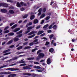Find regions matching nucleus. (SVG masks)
I'll return each mask as SVG.
<instances>
[{
	"mask_svg": "<svg viewBox=\"0 0 77 77\" xmlns=\"http://www.w3.org/2000/svg\"><path fill=\"white\" fill-rule=\"evenodd\" d=\"M38 23V20L37 19L34 20V24H37Z\"/></svg>",
	"mask_w": 77,
	"mask_h": 77,
	"instance_id": "obj_20",
	"label": "nucleus"
},
{
	"mask_svg": "<svg viewBox=\"0 0 77 77\" xmlns=\"http://www.w3.org/2000/svg\"><path fill=\"white\" fill-rule=\"evenodd\" d=\"M53 36H54V35H53V34H51L50 36L49 37H50V39L51 40V38H53Z\"/></svg>",
	"mask_w": 77,
	"mask_h": 77,
	"instance_id": "obj_34",
	"label": "nucleus"
},
{
	"mask_svg": "<svg viewBox=\"0 0 77 77\" xmlns=\"http://www.w3.org/2000/svg\"><path fill=\"white\" fill-rule=\"evenodd\" d=\"M34 59H35V58L33 57L28 58H27L26 59L27 60H33Z\"/></svg>",
	"mask_w": 77,
	"mask_h": 77,
	"instance_id": "obj_23",
	"label": "nucleus"
},
{
	"mask_svg": "<svg viewBox=\"0 0 77 77\" xmlns=\"http://www.w3.org/2000/svg\"><path fill=\"white\" fill-rule=\"evenodd\" d=\"M22 36V34H19L18 35L17 37H21Z\"/></svg>",
	"mask_w": 77,
	"mask_h": 77,
	"instance_id": "obj_56",
	"label": "nucleus"
},
{
	"mask_svg": "<svg viewBox=\"0 0 77 77\" xmlns=\"http://www.w3.org/2000/svg\"><path fill=\"white\" fill-rule=\"evenodd\" d=\"M10 51V49H8V50H5L3 52V53H8V52H9Z\"/></svg>",
	"mask_w": 77,
	"mask_h": 77,
	"instance_id": "obj_28",
	"label": "nucleus"
},
{
	"mask_svg": "<svg viewBox=\"0 0 77 77\" xmlns=\"http://www.w3.org/2000/svg\"><path fill=\"white\" fill-rule=\"evenodd\" d=\"M3 6L4 7H8V5L6 3H0V7L1 6Z\"/></svg>",
	"mask_w": 77,
	"mask_h": 77,
	"instance_id": "obj_1",
	"label": "nucleus"
},
{
	"mask_svg": "<svg viewBox=\"0 0 77 77\" xmlns=\"http://www.w3.org/2000/svg\"><path fill=\"white\" fill-rule=\"evenodd\" d=\"M14 24H15V23H11L10 25V26H12V25H14Z\"/></svg>",
	"mask_w": 77,
	"mask_h": 77,
	"instance_id": "obj_57",
	"label": "nucleus"
},
{
	"mask_svg": "<svg viewBox=\"0 0 77 77\" xmlns=\"http://www.w3.org/2000/svg\"><path fill=\"white\" fill-rule=\"evenodd\" d=\"M20 5L22 6H26V4L22 2H20Z\"/></svg>",
	"mask_w": 77,
	"mask_h": 77,
	"instance_id": "obj_26",
	"label": "nucleus"
},
{
	"mask_svg": "<svg viewBox=\"0 0 77 77\" xmlns=\"http://www.w3.org/2000/svg\"><path fill=\"white\" fill-rule=\"evenodd\" d=\"M13 42V40H11L9 41L7 44V45H9V44H12V42Z\"/></svg>",
	"mask_w": 77,
	"mask_h": 77,
	"instance_id": "obj_21",
	"label": "nucleus"
},
{
	"mask_svg": "<svg viewBox=\"0 0 77 77\" xmlns=\"http://www.w3.org/2000/svg\"><path fill=\"white\" fill-rule=\"evenodd\" d=\"M45 16V14H43L42 16L40 17V18H44V17Z\"/></svg>",
	"mask_w": 77,
	"mask_h": 77,
	"instance_id": "obj_35",
	"label": "nucleus"
},
{
	"mask_svg": "<svg viewBox=\"0 0 77 77\" xmlns=\"http://www.w3.org/2000/svg\"><path fill=\"white\" fill-rule=\"evenodd\" d=\"M45 35V33H44L43 34H42L40 35V36H44V35Z\"/></svg>",
	"mask_w": 77,
	"mask_h": 77,
	"instance_id": "obj_54",
	"label": "nucleus"
},
{
	"mask_svg": "<svg viewBox=\"0 0 77 77\" xmlns=\"http://www.w3.org/2000/svg\"><path fill=\"white\" fill-rule=\"evenodd\" d=\"M34 68H36V69H41V67L38 66H34Z\"/></svg>",
	"mask_w": 77,
	"mask_h": 77,
	"instance_id": "obj_17",
	"label": "nucleus"
},
{
	"mask_svg": "<svg viewBox=\"0 0 77 77\" xmlns=\"http://www.w3.org/2000/svg\"><path fill=\"white\" fill-rule=\"evenodd\" d=\"M1 11L2 12H3L4 13H6V12H7V10L5 9H1Z\"/></svg>",
	"mask_w": 77,
	"mask_h": 77,
	"instance_id": "obj_12",
	"label": "nucleus"
},
{
	"mask_svg": "<svg viewBox=\"0 0 77 77\" xmlns=\"http://www.w3.org/2000/svg\"><path fill=\"white\" fill-rule=\"evenodd\" d=\"M38 50V48H36L33 49L32 50V52H34V51H36V50Z\"/></svg>",
	"mask_w": 77,
	"mask_h": 77,
	"instance_id": "obj_40",
	"label": "nucleus"
},
{
	"mask_svg": "<svg viewBox=\"0 0 77 77\" xmlns=\"http://www.w3.org/2000/svg\"><path fill=\"white\" fill-rule=\"evenodd\" d=\"M24 60V59H23L21 60H20L18 62V63H25V61H23Z\"/></svg>",
	"mask_w": 77,
	"mask_h": 77,
	"instance_id": "obj_7",
	"label": "nucleus"
},
{
	"mask_svg": "<svg viewBox=\"0 0 77 77\" xmlns=\"http://www.w3.org/2000/svg\"><path fill=\"white\" fill-rule=\"evenodd\" d=\"M44 56H45L44 54L41 53L39 54L38 55V57L39 58H43V57H44Z\"/></svg>",
	"mask_w": 77,
	"mask_h": 77,
	"instance_id": "obj_3",
	"label": "nucleus"
},
{
	"mask_svg": "<svg viewBox=\"0 0 77 77\" xmlns=\"http://www.w3.org/2000/svg\"><path fill=\"white\" fill-rule=\"evenodd\" d=\"M50 16L47 17L45 18L46 20H48V19H50Z\"/></svg>",
	"mask_w": 77,
	"mask_h": 77,
	"instance_id": "obj_43",
	"label": "nucleus"
},
{
	"mask_svg": "<svg viewBox=\"0 0 77 77\" xmlns=\"http://www.w3.org/2000/svg\"><path fill=\"white\" fill-rule=\"evenodd\" d=\"M27 44H28V42H26L23 43V45L24 46L25 45H27Z\"/></svg>",
	"mask_w": 77,
	"mask_h": 77,
	"instance_id": "obj_41",
	"label": "nucleus"
},
{
	"mask_svg": "<svg viewBox=\"0 0 77 77\" xmlns=\"http://www.w3.org/2000/svg\"><path fill=\"white\" fill-rule=\"evenodd\" d=\"M27 64L26 63H23V64H22L20 65V66H25Z\"/></svg>",
	"mask_w": 77,
	"mask_h": 77,
	"instance_id": "obj_38",
	"label": "nucleus"
},
{
	"mask_svg": "<svg viewBox=\"0 0 77 77\" xmlns=\"http://www.w3.org/2000/svg\"><path fill=\"white\" fill-rule=\"evenodd\" d=\"M23 69H28V67L27 66H24L23 67Z\"/></svg>",
	"mask_w": 77,
	"mask_h": 77,
	"instance_id": "obj_51",
	"label": "nucleus"
},
{
	"mask_svg": "<svg viewBox=\"0 0 77 77\" xmlns=\"http://www.w3.org/2000/svg\"><path fill=\"white\" fill-rule=\"evenodd\" d=\"M16 76V74H11L9 75L8 76V77H14Z\"/></svg>",
	"mask_w": 77,
	"mask_h": 77,
	"instance_id": "obj_9",
	"label": "nucleus"
},
{
	"mask_svg": "<svg viewBox=\"0 0 77 77\" xmlns=\"http://www.w3.org/2000/svg\"><path fill=\"white\" fill-rule=\"evenodd\" d=\"M28 66V68H30V67H32V66H33L32 65H29L28 66Z\"/></svg>",
	"mask_w": 77,
	"mask_h": 77,
	"instance_id": "obj_53",
	"label": "nucleus"
},
{
	"mask_svg": "<svg viewBox=\"0 0 77 77\" xmlns=\"http://www.w3.org/2000/svg\"><path fill=\"white\" fill-rule=\"evenodd\" d=\"M33 27L32 26H29L28 27L27 29V30H32L33 29Z\"/></svg>",
	"mask_w": 77,
	"mask_h": 77,
	"instance_id": "obj_29",
	"label": "nucleus"
},
{
	"mask_svg": "<svg viewBox=\"0 0 77 77\" xmlns=\"http://www.w3.org/2000/svg\"><path fill=\"white\" fill-rule=\"evenodd\" d=\"M32 24V22H29V23H28L26 25V27H27L28 26H31Z\"/></svg>",
	"mask_w": 77,
	"mask_h": 77,
	"instance_id": "obj_22",
	"label": "nucleus"
},
{
	"mask_svg": "<svg viewBox=\"0 0 77 77\" xmlns=\"http://www.w3.org/2000/svg\"><path fill=\"white\" fill-rule=\"evenodd\" d=\"M41 58H39V57H37L36 58V60H39Z\"/></svg>",
	"mask_w": 77,
	"mask_h": 77,
	"instance_id": "obj_50",
	"label": "nucleus"
},
{
	"mask_svg": "<svg viewBox=\"0 0 77 77\" xmlns=\"http://www.w3.org/2000/svg\"><path fill=\"white\" fill-rule=\"evenodd\" d=\"M34 36H35V34H33L32 35L29 36L28 37V38H33V37H34Z\"/></svg>",
	"mask_w": 77,
	"mask_h": 77,
	"instance_id": "obj_18",
	"label": "nucleus"
},
{
	"mask_svg": "<svg viewBox=\"0 0 77 77\" xmlns=\"http://www.w3.org/2000/svg\"><path fill=\"white\" fill-rule=\"evenodd\" d=\"M14 45H12L10 46L9 47V48H12L14 47Z\"/></svg>",
	"mask_w": 77,
	"mask_h": 77,
	"instance_id": "obj_45",
	"label": "nucleus"
},
{
	"mask_svg": "<svg viewBox=\"0 0 77 77\" xmlns=\"http://www.w3.org/2000/svg\"><path fill=\"white\" fill-rule=\"evenodd\" d=\"M17 26V25L15 24L11 27V29H14Z\"/></svg>",
	"mask_w": 77,
	"mask_h": 77,
	"instance_id": "obj_36",
	"label": "nucleus"
},
{
	"mask_svg": "<svg viewBox=\"0 0 77 77\" xmlns=\"http://www.w3.org/2000/svg\"><path fill=\"white\" fill-rule=\"evenodd\" d=\"M9 12L10 14H14V11L13 10H10L9 11Z\"/></svg>",
	"mask_w": 77,
	"mask_h": 77,
	"instance_id": "obj_37",
	"label": "nucleus"
},
{
	"mask_svg": "<svg viewBox=\"0 0 77 77\" xmlns=\"http://www.w3.org/2000/svg\"><path fill=\"white\" fill-rule=\"evenodd\" d=\"M37 41H38V39H36L34 41V42H37Z\"/></svg>",
	"mask_w": 77,
	"mask_h": 77,
	"instance_id": "obj_62",
	"label": "nucleus"
},
{
	"mask_svg": "<svg viewBox=\"0 0 77 77\" xmlns=\"http://www.w3.org/2000/svg\"><path fill=\"white\" fill-rule=\"evenodd\" d=\"M11 74V72H2L0 73V75H3V74Z\"/></svg>",
	"mask_w": 77,
	"mask_h": 77,
	"instance_id": "obj_4",
	"label": "nucleus"
},
{
	"mask_svg": "<svg viewBox=\"0 0 77 77\" xmlns=\"http://www.w3.org/2000/svg\"><path fill=\"white\" fill-rule=\"evenodd\" d=\"M31 48V47L30 46H27L24 48V50H27V49H29Z\"/></svg>",
	"mask_w": 77,
	"mask_h": 77,
	"instance_id": "obj_19",
	"label": "nucleus"
},
{
	"mask_svg": "<svg viewBox=\"0 0 77 77\" xmlns=\"http://www.w3.org/2000/svg\"><path fill=\"white\" fill-rule=\"evenodd\" d=\"M46 11V9L45 8L43 9V12H45Z\"/></svg>",
	"mask_w": 77,
	"mask_h": 77,
	"instance_id": "obj_63",
	"label": "nucleus"
},
{
	"mask_svg": "<svg viewBox=\"0 0 77 77\" xmlns=\"http://www.w3.org/2000/svg\"><path fill=\"white\" fill-rule=\"evenodd\" d=\"M8 66V65H4L0 67V69L3 68H6Z\"/></svg>",
	"mask_w": 77,
	"mask_h": 77,
	"instance_id": "obj_16",
	"label": "nucleus"
},
{
	"mask_svg": "<svg viewBox=\"0 0 77 77\" xmlns=\"http://www.w3.org/2000/svg\"><path fill=\"white\" fill-rule=\"evenodd\" d=\"M40 25H39L38 26H37V27H36V29H39V28H40Z\"/></svg>",
	"mask_w": 77,
	"mask_h": 77,
	"instance_id": "obj_52",
	"label": "nucleus"
},
{
	"mask_svg": "<svg viewBox=\"0 0 77 77\" xmlns=\"http://www.w3.org/2000/svg\"><path fill=\"white\" fill-rule=\"evenodd\" d=\"M11 53V52L8 53L4 54V56H6V55H8V54H10Z\"/></svg>",
	"mask_w": 77,
	"mask_h": 77,
	"instance_id": "obj_44",
	"label": "nucleus"
},
{
	"mask_svg": "<svg viewBox=\"0 0 77 77\" xmlns=\"http://www.w3.org/2000/svg\"><path fill=\"white\" fill-rule=\"evenodd\" d=\"M27 16H28V14H25L24 16H23V18H26L27 17Z\"/></svg>",
	"mask_w": 77,
	"mask_h": 77,
	"instance_id": "obj_31",
	"label": "nucleus"
},
{
	"mask_svg": "<svg viewBox=\"0 0 77 77\" xmlns=\"http://www.w3.org/2000/svg\"><path fill=\"white\" fill-rule=\"evenodd\" d=\"M33 44H34V43H31L29 44V45H30V46H32V45H33Z\"/></svg>",
	"mask_w": 77,
	"mask_h": 77,
	"instance_id": "obj_46",
	"label": "nucleus"
},
{
	"mask_svg": "<svg viewBox=\"0 0 77 77\" xmlns=\"http://www.w3.org/2000/svg\"><path fill=\"white\" fill-rule=\"evenodd\" d=\"M42 51L41 50H39L37 52V54H39V53H41V52Z\"/></svg>",
	"mask_w": 77,
	"mask_h": 77,
	"instance_id": "obj_55",
	"label": "nucleus"
},
{
	"mask_svg": "<svg viewBox=\"0 0 77 77\" xmlns=\"http://www.w3.org/2000/svg\"><path fill=\"white\" fill-rule=\"evenodd\" d=\"M44 23V20H42L41 23V24H42Z\"/></svg>",
	"mask_w": 77,
	"mask_h": 77,
	"instance_id": "obj_59",
	"label": "nucleus"
},
{
	"mask_svg": "<svg viewBox=\"0 0 77 77\" xmlns=\"http://www.w3.org/2000/svg\"><path fill=\"white\" fill-rule=\"evenodd\" d=\"M48 27V25L47 24V25H45L43 27V28H47V27Z\"/></svg>",
	"mask_w": 77,
	"mask_h": 77,
	"instance_id": "obj_39",
	"label": "nucleus"
},
{
	"mask_svg": "<svg viewBox=\"0 0 77 77\" xmlns=\"http://www.w3.org/2000/svg\"><path fill=\"white\" fill-rule=\"evenodd\" d=\"M55 24V23L54 22L52 24L49 26V29H51L53 25H54V24Z\"/></svg>",
	"mask_w": 77,
	"mask_h": 77,
	"instance_id": "obj_15",
	"label": "nucleus"
},
{
	"mask_svg": "<svg viewBox=\"0 0 77 77\" xmlns=\"http://www.w3.org/2000/svg\"><path fill=\"white\" fill-rule=\"evenodd\" d=\"M9 27L8 26H7L6 27L5 29H4V30H7V29H8V28H9Z\"/></svg>",
	"mask_w": 77,
	"mask_h": 77,
	"instance_id": "obj_58",
	"label": "nucleus"
},
{
	"mask_svg": "<svg viewBox=\"0 0 77 77\" xmlns=\"http://www.w3.org/2000/svg\"><path fill=\"white\" fill-rule=\"evenodd\" d=\"M8 35L9 36H12L13 35H14V33L13 32H10L8 34Z\"/></svg>",
	"mask_w": 77,
	"mask_h": 77,
	"instance_id": "obj_25",
	"label": "nucleus"
},
{
	"mask_svg": "<svg viewBox=\"0 0 77 77\" xmlns=\"http://www.w3.org/2000/svg\"><path fill=\"white\" fill-rule=\"evenodd\" d=\"M16 54L18 55V54H20V52H17L16 53Z\"/></svg>",
	"mask_w": 77,
	"mask_h": 77,
	"instance_id": "obj_64",
	"label": "nucleus"
},
{
	"mask_svg": "<svg viewBox=\"0 0 77 77\" xmlns=\"http://www.w3.org/2000/svg\"><path fill=\"white\" fill-rule=\"evenodd\" d=\"M23 75H28V76H30L32 75V76H33L35 75V74L34 73H32L31 74L30 73H23Z\"/></svg>",
	"mask_w": 77,
	"mask_h": 77,
	"instance_id": "obj_2",
	"label": "nucleus"
},
{
	"mask_svg": "<svg viewBox=\"0 0 77 77\" xmlns=\"http://www.w3.org/2000/svg\"><path fill=\"white\" fill-rule=\"evenodd\" d=\"M37 33V32L33 31H32V32H30L29 33L28 35H32V34H34L35 33Z\"/></svg>",
	"mask_w": 77,
	"mask_h": 77,
	"instance_id": "obj_6",
	"label": "nucleus"
},
{
	"mask_svg": "<svg viewBox=\"0 0 77 77\" xmlns=\"http://www.w3.org/2000/svg\"><path fill=\"white\" fill-rule=\"evenodd\" d=\"M44 33V31H39L38 33V35H41V34H42V33Z\"/></svg>",
	"mask_w": 77,
	"mask_h": 77,
	"instance_id": "obj_13",
	"label": "nucleus"
},
{
	"mask_svg": "<svg viewBox=\"0 0 77 77\" xmlns=\"http://www.w3.org/2000/svg\"><path fill=\"white\" fill-rule=\"evenodd\" d=\"M30 32V30H28L26 32H25V33H26V34H27V33H28Z\"/></svg>",
	"mask_w": 77,
	"mask_h": 77,
	"instance_id": "obj_61",
	"label": "nucleus"
},
{
	"mask_svg": "<svg viewBox=\"0 0 77 77\" xmlns=\"http://www.w3.org/2000/svg\"><path fill=\"white\" fill-rule=\"evenodd\" d=\"M23 46H21L17 48V49L18 50H21V49H22L23 48Z\"/></svg>",
	"mask_w": 77,
	"mask_h": 77,
	"instance_id": "obj_24",
	"label": "nucleus"
},
{
	"mask_svg": "<svg viewBox=\"0 0 77 77\" xmlns=\"http://www.w3.org/2000/svg\"><path fill=\"white\" fill-rule=\"evenodd\" d=\"M9 30H7L4 32V33H9Z\"/></svg>",
	"mask_w": 77,
	"mask_h": 77,
	"instance_id": "obj_48",
	"label": "nucleus"
},
{
	"mask_svg": "<svg viewBox=\"0 0 77 77\" xmlns=\"http://www.w3.org/2000/svg\"><path fill=\"white\" fill-rule=\"evenodd\" d=\"M17 7H18V8L21 7V5H20V3H19L18 2L17 3Z\"/></svg>",
	"mask_w": 77,
	"mask_h": 77,
	"instance_id": "obj_27",
	"label": "nucleus"
},
{
	"mask_svg": "<svg viewBox=\"0 0 77 77\" xmlns=\"http://www.w3.org/2000/svg\"><path fill=\"white\" fill-rule=\"evenodd\" d=\"M53 51H54V49H53V48H51L49 50V51L50 52H51V53H53Z\"/></svg>",
	"mask_w": 77,
	"mask_h": 77,
	"instance_id": "obj_30",
	"label": "nucleus"
},
{
	"mask_svg": "<svg viewBox=\"0 0 77 77\" xmlns=\"http://www.w3.org/2000/svg\"><path fill=\"white\" fill-rule=\"evenodd\" d=\"M49 44V42H46L45 44L46 45H48Z\"/></svg>",
	"mask_w": 77,
	"mask_h": 77,
	"instance_id": "obj_60",
	"label": "nucleus"
},
{
	"mask_svg": "<svg viewBox=\"0 0 77 77\" xmlns=\"http://www.w3.org/2000/svg\"><path fill=\"white\" fill-rule=\"evenodd\" d=\"M10 70L11 71H19L20 69L18 68H11Z\"/></svg>",
	"mask_w": 77,
	"mask_h": 77,
	"instance_id": "obj_5",
	"label": "nucleus"
},
{
	"mask_svg": "<svg viewBox=\"0 0 77 77\" xmlns=\"http://www.w3.org/2000/svg\"><path fill=\"white\" fill-rule=\"evenodd\" d=\"M19 57H15L14 58H13L12 59H11L9 60L8 61L10 62V61H11V60H17V59H18V58Z\"/></svg>",
	"mask_w": 77,
	"mask_h": 77,
	"instance_id": "obj_8",
	"label": "nucleus"
},
{
	"mask_svg": "<svg viewBox=\"0 0 77 77\" xmlns=\"http://www.w3.org/2000/svg\"><path fill=\"white\" fill-rule=\"evenodd\" d=\"M52 28L54 29H55V30H56V29H57V26H56V25H55L53 26Z\"/></svg>",
	"mask_w": 77,
	"mask_h": 77,
	"instance_id": "obj_33",
	"label": "nucleus"
},
{
	"mask_svg": "<svg viewBox=\"0 0 77 77\" xmlns=\"http://www.w3.org/2000/svg\"><path fill=\"white\" fill-rule=\"evenodd\" d=\"M20 30V28H16L15 29H14L13 31V32H17V31H19Z\"/></svg>",
	"mask_w": 77,
	"mask_h": 77,
	"instance_id": "obj_10",
	"label": "nucleus"
},
{
	"mask_svg": "<svg viewBox=\"0 0 77 77\" xmlns=\"http://www.w3.org/2000/svg\"><path fill=\"white\" fill-rule=\"evenodd\" d=\"M34 64H36V65H38V64H39V63L37 62H34Z\"/></svg>",
	"mask_w": 77,
	"mask_h": 77,
	"instance_id": "obj_47",
	"label": "nucleus"
},
{
	"mask_svg": "<svg viewBox=\"0 0 77 77\" xmlns=\"http://www.w3.org/2000/svg\"><path fill=\"white\" fill-rule=\"evenodd\" d=\"M42 11V9L40 8L38 10V12H39L38 14V15L39 16L41 14V12Z\"/></svg>",
	"mask_w": 77,
	"mask_h": 77,
	"instance_id": "obj_14",
	"label": "nucleus"
},
{
	"mask_svg": "<svg viewBox=\"0 0 77 77\" xmlns=\"http://www.w3.org/2000/svg\"><path fill=\"white\" fill-rule=\"evenodd\" d=\"M18 38L17 37H16L14 40V41H18Z\"/></svg>",
	"mask_w": 77,
	"mask_h": 77,
	"instance_id": "obj_42",
	"label": "nucleus"
},
{
	"mask_svg": "<svg viewBox=\"0 0 77 77\" xmlns=\"http://www.w3.org/2000/svg\"><path fill=\"white\" fill-rule=\"evenodd\" d=\"M47 64H50L51 63V60L50 58L48 59L47 61Z\"/></svg>",
	"mask_w": 77,
	"mask_h": 77,
	"instance_id": "obj_11",
	"label": "nucleus"
},
{
	"mask_svg": "<svg viewBox=\"0 0 77 77\" xmlns=\"http://www.w3.org/2000/svg\"><path fill=\"white\" fill-rule=\"evenodd\" d=\"M22 30H20L19 32H17V34H20V33H22Z\"/></svg>",
	"mask_w": 77,
	"mask_h": 77,
	"instance_id": "obj_49",
	"label": "nucleus"
},
{
	"mask_svg": "<svg viewBox=\"0 0 77 77\" xmlns=\"http://www.w3.org/2000/svg\"><path fill=\"white\" fill-rule=\"evenodd\" d=\"M34 18H35V16H34V15H32L31 16L30 18V20H33V19H34Z\"/></svg>",
	"mask_w": 77,
	"mask_h": 77,
	"instance_id": "obj_32",
	"label": "nucleus"
}]
</instances>
